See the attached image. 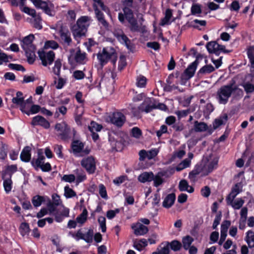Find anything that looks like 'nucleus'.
Masks as SVG:
<instances>
[{
	"label": "nucleus",
	"instance_id": "nucleus-1",
	"mask_svg": "<svg viewBox=\"0 0 254 254\" xmlns=\"http://www.w3.org/2000/svg\"><path fill=\"white\" fill-rule=\"evenodd\" d=\"M232 95L235 98H241L244 95L243 90L236 85V81L233 79L229 84L222 86L218 90L216 98L219 103L225 105L227 103Z\"/></svg>",
	"mask_w": 254,
	"mask_h": 254
},
{
	"label": "nucleus",
	"instance_id": "nucleus-2",
	"mask_svg": "<svg viewBox=\"0 0 254 254\" xmlns=\"http://www.w3.org/2000/svg\"><path fill=\"white\" fill-rule=\"evenodd\" d=\"M91 18L88 16H82L78 18L76 23L70 26V30L74 38L78 40L85 36L90 25Z\"/></svg>",
	"mask_w": 254,
	"mask_h": 254
},
{
	"label": "nucleus",
	"instance_id": "nucleus-3",
	"mask_svg": "<svg viewBox=\"0 0 254 254\" xmlns=\"http://www.w3.org/2000/svg\"><path fill=\"white\" fill-rule=\"evenodd\" d=\"M124 13H119L118 18L119 21L124 23L126 19L130 24V30L132 32H139L140 28L136 19L134 16L132 9L123 8Z\"/></svg>",
	"mask_w": 254,
	"mask_h": 254
},
{
	"label": "nucleus",
	"instance_id": "nucleus-4",
	"mask_svg": "<svg viewBox=\"0 0 254 254\" xmlns=\"http://www.w3.org/2000/svg\"><path fill=\"white\" fill-rule=\"evenodd\" d=\"M55 128L57 131L60 132L59 136L62 140L67 141L71 137L70 128L65 122L56 124Z\"/></svg>",
	"mask_w": 254,
	"mask_h": 254
},
{
	"label": "nucleus",
	"instance_id": "nucleus-5",
	"mask_svg": "<svg viewBox=\"0 0 254 254\" xmlns=\"http://www.w3.org/2000/svg\"><path fill=\"white\" fill-rule=\"evenodd\" d=\"M69 235L76 241L83 240L87 243H91L93 241V231L89 229L85 234H84L82 232L81 229H79L76 233L70 232Z\"/></svg>",
	"mask_w": 254,
	"mask_h": 254
},
{
	"label": "nucleus",
	"instance_id": "nucleus-6",
	"mask_svg": "<svg viewBox=\"0 0 254 254\" xmlns=\"http://www.w3.org/2000/svg\"><path fill=\"white\" fill-rule=\"evenodd\" d=\"M37 53L43 65L46 66L48 64H51L54 62L55 55L53 51L46 52L43 49L39 50Z\"/></svg>",
	"mask_w": 254,
	"mask_h": 254
},
{
	"label": "nucleus",
	"instance_id": "nucleus-7",
	"mask_svg": "<svg viewBox=\"0 0 254 254\" xmlns=\"http://www.w3.org/2000/svg\"><path fill=\"white\" fill-rule=\"evenodd\" d=\"M196 63V62H192L190 64L181 75V84L182 85H185L187 81L194 75L197 67Z\"/></svg>",
	"mask_w": 254,
	"mask_h": 254
},
{
	"label": "nucleus",
	"instance_id": "nucleus-8",
	"mask_svg": "<svg viewBox=\"0 0 254 254\" xmlns=\"http://www.w3.org/2000/svg\"><path fill=\"white\" fill-rule=\"evenodd\" d=\"M126 121V117L120 112L112 113V124L118 128L122 127Z\"/></svg>",
	"mask_w": 254,
	"mask_h": 254
},
{
	"label": "nucleus",
	"instance_id": "nucleus-9",
	"mask_svg": "<svg viewBox=\"0 0 254 254\" xmlns=\"http://www.w3.org/2000/svg\"><path fill=\"white\" fill-rule=\"evenodd\" d=\"M37 8L42 9L44 11L49 15H51L52 7L53 5L50 1L47 2L42 0H30Z\"/></svg>",
	"mask_w": 254,
	"mask_h": 254
},
{
	"label": "nucleus",
	"instance_id": "nucleus-10",
	"mask_svg": "<svg viewBox=\"0 0 254 254\" xmlns=\"http://www.w3.org/2000/svg\"><path fill=\"white\" fill-rule=\"evenodd\" d=\"M81 164L89 174L94 173L96 166L94 158L93 157L90 156L83 159Z\"/></svg>",
	"mask_w": 254,
	"mask_h": 254
},
{
	"label": "nucleus",
	"instance_id": "nucleus-11",
	"mask_svg": "<svg viewBox=\"0 0 254 254\" xmlns=\"http://www.w3.org/2000/svg\"><path fill=\"white\" fill-rule=\"evenodd\" d=\"M138 110L141 112H145L148 113L151 112L153 110L156 109L155 103H152L150 98L145 100L138 107Z\"/></svg>",
	"mask_w": 254,
	"mask_h": 254
},
{
	"label": "nucleus",
	"instance_id": "nucleus-12",
	"mask_svg": "<svg viewBox=\"0 0 254 254\" xmlns=\"http://www.w3.org/2000/svg\"><path fill=\"white\" fill-rule=\"evenodd\" d=\"M61 42L66 46H69L72 41L70 33L67 29L61 27L59 31Z\"/></svg>",
	"mask_w": 254,
	"mask_h": 254
},
{
	"label": "nucleus",
	"instance_id": "nucleus-13",
	"mask_svg": "<svg viewBox=\"0 0 254 254\" xmlns=\"http://www.w3.org/2000/svg\"><path fill=\"white\" fill-rule=\"evenodd\" d=\"M31 124L34 126H40L46 129L50 127V123L41 116H37L33 118Z\"/></svg>",
	"mask_w": 254,
	"mask_h": 254
},
{
	"label": "nucleus",
	"instance_id": "nucleus-14",
	"mask_svg": "<svg viewBox=\"0 0 254 254\" xmlns=\"http://www.w3.org/2000/svg\"><path fill=\"white\" fill-rule=\"evenodd\" d=\"M131 228L133 230L134 234L136 236L144 235L149 231L147 226L139 222L133 224Z\"/></svg>",
	"mask_w": 254,
	"mask_h": 254
},
{
	"label": "nucleus",
	"instance_id": "nucleus-15",
	"mask_svg": "<svg viewBox=\"0 0 254 254\" xmlns=\"http://www.w3.org/2000/svg\"><path fill=\"white\" fill-rule=\"evenodd\" d=\"M174 76L173 74H170L166 79V83L163 86L164 91L165 92H171L174 89H178L179 87L174 84H172L174 82Z\"/></svg>",
	"mask_w": 254,
	"mask_h": 254
},
{
	"label": "nucleus",
	"instance_id": "nucleus-16",
	"mask_svg": "<svg viewBox=\"0 0 254 254\" xmlns=\"http://www.w3.org/2000/svg\"><path fill=\"white\" fill-rule=\"evenodd\" d=\"M114 35L121 44L124 46H126L127 48H130L129 45L130 43V41L124 33L123 31H116L114 33Z\"/></svg>",
	"mask_w": 254,
	"mask_h": 254
},
{
	"label": "nucleus",
	"instance_id": "nucleus-17",
	"mask_svg": "<svg viewBox=\"0 0 254 254\" xmlns=\"http://www.w3.org/2000/svg\"><path fill=\"white\" fill-rule=\"evenodd\" d=\"M111 57V54L107 52L106 49H103L102 52L97 54V59L102 66L108 63Z\"/></svg>",
	"mask_w": 254,
	"mask_h": 254
},
{
	"label": "nucleus",
	"instance_id": "nucleus-18",
	"mask_svg": "<svg viewBox=\"0 0 254 254\" xmlns=\"http://www.w3.org/2000/svg\"><path fill=\"white\" fill-rule=\"evenodd\" d=\"M218 163V159L217 158H213L211 161L208 162V164L204 167V170L206 171L205 173L201 175L206 176L211 173L214 169L217 168Z\"/></svg>",
	"mask_w": 254,
	"mask_h": 254
},
{
	"label": "nucleus",
	"instance_id": "nucleus-19",
	"mask_svg": "<svg viewBox=\"0 0 254 254\" xmlns=\"http://www.w3.org/2000/svg\"><path fill=\"white\" fill-rule=\"evenodd\" d=\"M93 8L95 11L96 17L99 22L103 25L105 28L108 27L109 24L104 19V14L103 12L100 11L98 8L97 5L96 3L93 4Z\"/></svg>",
	"mask_w": 254,
	"mask_h": 254
},
{
	"label": "nucleus",
	"instance_id": "nucleus-20",
	"mask_svg": "<svg viewBox=\"0 0 254 254\" xmlns=\"http://www.w3.org/2000/svg\"><path fill=\"white\" fill-rule=\"evenodd\" d=\"M175 200V194L174 193H169L164 198L162 206L165 208H170L174 204Z\"/></svg>",
	"mask_w": 254,
	"mask_h": 254
},
{
	"label": "nucleus",
	"instance_id": "nucleus-21",
	"mask_svg": "<svg viewBox=\"0 0 254 254\" xmlns=\"http://www.w3.org/2000/svg\"><path fill=\"white\" fill-rule=\"evenodd\" d=\"M203 170H204V167H203L201 164L196 165L194 169L189 173V178L191 182H195L196 181V176Z\"/></svg>",
	"mask_w": 254,
	"mask_h": 254
},
{
	"label": "nucleus",
	"instance_id": "nucleus-22",
	"mask_svg": "<svg viewBox=\"0 0 254 254\" xmlns=\"http://www.w3.org/2000/svg\"><path fill=\"white\" fill-rule=\"evenodd\" d=\"M124 147V144L122 137L115 138L112 136V151L115 150L116 151H121Z\"/></svg>",
	"mask_w": 254,
	"mask_h": 254
},
{
	"label": "nucleus",
	"instance_id": "nucleus-23",
	"mask_svg": "<svg viewBox=\"0 0 254 254\" xmlns=\"http://www.w3.org/2000/svg\"><path fill=\"white\" fill-rule=\"evenodd\" d=\"M24 100L22 92L17 91L16 93V96L12 99V103L13 105H12L11 107L18 108V106L21 104Z\"/></svg>",
	"mask_w": 254,
	"mask_h": 254
},
{
	"label": "nucleus",
	"instance_id": "nucleus-24",
	"mask_svg": "<svg viewBox=\"0 0 254 254\" xmlns=\"http://www.w3.org/2000/svg\"><path fill=\"white\" fill-rule=\"evenodd\" d=\"M154 179V174L152 172H145L141 173L138 178V181L141 183H144L147 182H150L153 181Z\"/></svg>",
	"mask_w": 254,
	"mask_h": 254
},
{
	"label": "nucleus",
	"instance_id": "nucleus-25",
	"mask_svg": "<svg viewBox=\"0 0 254 254\" xmlns=\"http://www.w3.org/2000/svg\"><path fill=\"white\" fill-rule=\"evenodd\" d=\"M31 147L30 146H25L22 150L20 154V159L22 161L27 162L31 159Z\"/></svg>",
	"mask_w": 254,
	"mask_h": 254
},
{
	"label": "nucleus",
	"instance_id": "nucleus-26",
	"mask_svg": "<svg viewBox=\"0 0 254 254\" xmlns=\"http://www.w3.org/2000/svg\"><path fill=\"white\" fill-rule=\"evenodd\" d=\"M25 55L27 59V62L29 64H33L36 59L35 52L34 49H24Z\"/></svg>",
	"mask_w": 254,
	"mask_h": 254
},
{
	"label": "nucleus",
	"instance_id": "nucleus-27",
	"mask_svg": "<svg viewBox=\"0 0 254 254\" xmlns=\"http://www.w3.org/2000/svg\"><path fill=\"white\" fill-rule=\"evenodd\" d=\"M34 39V36L33 34H30L24 37L21 41V46L22 48H31L32 45V42Z\"/></svg>",
	"mask_w": 254,
	"mask_h": 254
},
{
	"label": "nucleus",
	"instance_id": "nucleus-28",
	"mask_svg": "<svg viewBox=\"0 0 254 254\" xmlns=\"http://www.w3.org/2000/svg\"><path fill=\"white\" fill-rule=\"evenodd\" d=\"M208 127L204 122H198L195 121L194 122V130L195 132H202L207 130Z\"/></svg>",
	"mask_w": 254,
	"mask_h": 254
},
{
	"label": "nucleus",
	"instance_id": "nucleus-29",
	"mask_svg": "<svg viewBox=\"0 0 254 254\" xmlns=\"http://www.w3.org/2000/svg\"><path fill=\"white\" fill-rule=\"evenodd\" d=\"M84 146V143L77 140L73 141L71 144V147L74 153L81 152Z\"/></svg>",
	"mask_w": 254,
	"mask_h": 254
},
{
	"label": "nucleus",
	"instance_id": "nucleus-30",
	"mask_svg": "<svg viewBox=\"0 0 254 254\" xmlns=\"http://www.w3.org/2000/svg\"><path fill=\"white\" fill-rule=\"evenodd\" d=\"M8 146L2 142L0 143V161H3L7 157Z\"/></svg>",
	"mask_w": 254,
	"mask_h": 254
},
{
	"label": "nucleus",
	"instance_id": "nucleus-31",
	"mask_svg": "<svg viewBox=\"0 0 254 254\" xmlns=\"http://www.w3.org/2000/svg\"><path fill=\"white\" fill-rule=\"evenodd\" d=\"M38 158L34 160L33 159L31 161V164L36 169H37L39 167L44 163L43 161L45 159V157L43 155L42 153L40 151L38 153Z\"/></svg>",
	"mask_w": 254,
	"mask_h": 254
},
{
	"label": "nucleus",
	"instance_id": "nucleus-32",
	"mask_svg": "<svg viewBox=\"0 0 254 254\" xmlns=\"http://www.w3.org/2000/svg\"><path fill=\"white\" fill-rule=\"evenodd\" d=\"M86 58V54L84 52L81 53L80 49L78 50L75 54L74 59L76 63L79 64H84L85 60Z\"/></svg>",
	"mask_w": 254,
	"mask_h": 254
},
{
	"label": "nucleus",
	"instance_id": "nucleus-33",
	"mask_svg": "<svg viewBox=\"0 0 254 254\" xmlns=\"http://www.w3.org/2000/svg\"><path fill=\"white\" fill-rule=\"evenodd\" d=\"M45 196L36 195L32 197L31 201L34 207H38L41 205L42 203L45 202Z\"/></svg>",
	"mask_w": 254,
	"mask_h": 254
},
{
	"label": "nucleus",
	"instance_id": "nucleus-34",
	"mask_svg": "<svg viewBox=\"0 0 254 254\" xmlns=\"http://www.w3.org/2000/svg\"><path fill=\"white\" fill-rule=\"evenodd\" d=\"M246 241L250 248L254 247V232L252 230L247 232Z\"/></svg>",
	"mask_w": 254,
	"mask_h": 254
},
{
	"label": "nucleus",
	"instance_id": "nucleus-35",
	"mask_svg": "<svg viewBox=\"0 0 254 254\" xmlns=\"http://www.w3.org/2000/svg\"><path fill=\"white\" fill-rule=\"evenodd\" d=\"M227 120L228 116L226 114H225L222 117L216 119L213 123L214 129H216L220 126L225 124Z\"/></svg>",
	"mask_w": 254,
	"mask_h": 254
},
{
	"label": "nucleus",
	"instance_id": "nucleus-36",
	"mask_svg": "<svg viewBox=\"0 0 254 254\" xmlns=\"http://www.w3.org/2000/svg\"><path fill=\"white\" fill-rule=\"evenodd\" d=\"M215 70V68L211 64H206L202 66L198 71L197 74L210 73Z\"/></svg>",
	"mask_w": 254,
	"mask_h": 254
},
{
	"label": "nucleus",
	"instance_id": "nucleus-37",
	"mask_svg": "<svg viewBox=\"0 0 254 254\" xmlns=\"http://www.w3.org/2000/svg\"><path fill=\"white\" fill-rule=\"evenodd\" d=\"M193 241V239L190 236L187 235L183 237L182 239V244L184 249L188 250L191 246V244Z\"/></svg>",
	"mask_w": 254,
	"mask_h": 254
},
{
	"label": "nucleus",
	"instance_id": "nucleus-38",
	"mask_svg": "<svg viewBox=\"0 0 254 254\" xmlns=\"http://www.w3.org/2000/svg\"><path fill=\"white\" fill-rule=\"evenodd\" d=\"M87 215L88 211L87 209L84 208L82 211V212L76 217V222L79 224H83L86 221Z\"/></svg>",
	"mask_w": 254,
	"mask_h": 254
},
{
	"label": "nucleus",
	"instance_id": "nucleus-39",
	"mask_svg": "<svg viewBox=\"0 0 254 254\" xmlns=\"http://www.w3.org/2000/svg\"><path fill=\"white\" fill-rule=\"evenodd\" d=\"M167 245H168V247H169L170 246L171 249L174 252L179 251L182 247V243L177 240H173L170 243L168 242Z\"/></svg>",
	"mask_w": 254,
	"mask_h": 254
},
{
	"label": "nucleus",
	"instance_id": "nucleus-40",
	"mask_svg": "<svg viewBox=\"0 0 254 254\" xmlns=\"http://www.w3.org/2000/svg\"><path fill=\"white\" fill-rule=\"evenodd\" d=\"M191 14L192 15H197L201 13V5L199 3H193L190 8Z\"/></svg>",
	"mask_w": 254,
	"mask_h": 254
},
{
	"label": "nucleus",
	"instance_id": "nucleus-41",
	"mask_svg": "<svg viewBox=\"0 0 254 254\" xmlns=\"http://www.w3.org/2000/svg\"><path fill=\"white\" fill-rule=\"evenodd\" d=\"M209 53L214 54L218 56L221 53H229L232 52V50H228L227 49H207Z\"/></svg>",
	"mask_w": 254,
	"mask_h": 254
},
{
	"label": "nucleus",
	"instance_id": "nucleus-42",
	"mask_svg": "<svg viewBox=\"0 0 254 254\" xmlns=\"http://www.w3.org/2000/svg\"><path fill=\"white\" fill-rule=\"evenodd\" d=\"M88 128L90 132L99 131L102 128V126L95 122L92 121Z\"/></svg>",
	"mask_w": 254,
	"mask_h": 254
},
{
	"label": "nucleus",
	"instance_id": "nucleus-43",
	"mask_svg": "<svg viewBox=\"0 0 254 254\" xmlns=\"http://www.w3.org/2000/svg\"><path fill=\"white\" fill-rule=\"evenodd\" d=\"M127 65L126 57L125 55L121 54L119 58L118 63V70L122 71Z\"/></svg>",
	"mask_w": 254,
	"mask_h": 254
},
{
	"label": "nucleus",
	"instance_id": "nucleus-44",
	"mask_svg": "<svg viewBox=\"0 0 254 254\" xmlns=\"http://www.w3.org/2000/svg\"><path fill=\"white\" fill-rule=\"evenodd\" d=\"M243 187V183L242 182L237 183L234 185L231 189V192L233 193H237V195L242 191Z\"/></svg>",
	"mask_w": 254,
	"mask_h": 254
},
{
	"label": "nucleus",
	"instance_id": "nucleus-45",
	"mask_svg": "<svg viewBox=\"0 0 254 254\" xmlns=\"http://www.w3.org/2000/svg\"><path fill=\"white\" fill-rule=\"evenodd\" d=\"M66 198H71L74 197L76 195V192L68 186L64 187V194Z\"/></svg>",
	"mask_w": 254,
	"mask_h": 254
},
{
	"label": "nucleus",
	"instance_id": "nucleus-46",
	"mask_svg": "<svg viewBox=\"0 0 254 254\" xmlns=\"http://www.w3.org/2000/svg\"><path fill=\"white\" fill-rule=\"evenodd\" d=\"M62 66V63L60 59L57 60L55 62V65L53 68V72L58 76L60 75L61 68Z\"/></svg>",
	"mask_w": 254,
	"mask_h": 254
},
{
	"label": "nucleus",
	"instance_id": "nucleus-47",
	"mask_svg": "<svg viewBox=\"0 0 254 254\" xmlns=\"http://www.w3.org/2000/svg\"><path fill=\"white\" fill-rule=\"evenodd\" d=\"M20 231L22 236L27 234L30 231L29 224L27 223H22L20 226Z\"/></svg>",
	"mask_w": 254,
	"mask_h": 254
},
{
	"label": "nucleus",
	"instance_id": "nucleus-48",
	"mask_svg": "<svg viewBox=\"0 0 254 254\" xmlns=\"http://www.w3.org/2000/svg\"><path fill=\"white\" fill-rule=\"evenodd\" d=\"M191 112V111L190 109L187 110L177 111L175 112V114L177 116L179 119L186 117Z\"/></svg>",
	"mask_w": 254,
	"mask_h": 254
},
{
	"label": "nucleus",
	"instance_id": "nucleus-49",
	"mask_svg": "<svg viewBox=\"0 0 254 254\" xmlns=\"http://www.w3.org/2000/svg\"><path fill=\"white\" fill-rule=\"evenodd\" d=\"M244 202V200L242 198H240L234 201L230 205L234 209H239L242 207Z\"/></svg>",
	"mask_w": 254,
	"mask_h": 254
},
{
	"label": "nucleus",
	"instance_id": "nucleus-50",
	"mask_svg": "<svg viewBox=\"0 0 254 254\" xmlns=\"http://www.w3.org/2000/svg\"><path fill=\"white\" fill-rule=\"evenodd\" d=\"M147 79L145 76H140L137 78L136 85L138 87L143 88L146 85Z\"/></svg>",
	"mask_w": 254,
	"mask_h": 254
},
{
	"label": "nucleus",
	"instance_id": "nucleus-51",
	"mask_svg": "<svg viewBox=\"0 0 254 254\" xmlns=\"http://www.w3.org/2000/svg\"><path fill=\"white\" fill-rule=\"evenodd\" d=\"M190 52L191 53L193 54L195 57V60L193 62H196V65L197 66L199 63V61L202 60L204 57V56L202 54L197 53L196 49H191Z\"/></svg>",
	"mask_w": 254,
	"mask_h": 254
},
{
	"label": "nucleus",
	"instance_id": "nucleus-52",
	"mask_svg": "<svg viewBox=\"0 0 254 254\" xmlns=\"http://www.w3.org/2000/svg\"><path fill=\"white\" fill-rule=\"evenodd\" d=\"M190 186L186 180H182L179 182V189L181 191H187Z\"/></svg>",
	"mask_w": 254,
	"mask_h": 254
},
{
	"label": "nucleus",
	"instance_id": "nucleus-53",
	"mask_svg": "<svg viewBox=\"0 0 254 254\" xmlns=\"http://www.w3.org/2000/svg\"><path fill=\"white\" fill-rule=\"evenodd\" d=\"M199 24L200 25L205 26L206 25V21L205 20H200L198 19H194L191 22L192 27L196 29H199V26L197 25Z\"/></svg>",
	"mask_w": 254,
	"mask_h": 254
},
{
	"label": "nucleus",
	"instance_id": "nucleus-54",
	"mask_svg": "<svg viewBox=\"0 0 254 254\" xmlns=\"http://www.w3.org/2000/svg\"><path fill=\"white\" fill-rule=\"evenodd\" d=\"M247 55L251 66L254 68V49H247Z\"/></svg>",
	"mask_w": 254,
	"mask_h": 254
},
{
	"label": "nucleus",
	"instance_id": "nucleus-55",
	"mask_svg": "<svg viewBox=\"0 0 254 254\" xmlns=\"http://www.w3.org/2000/svg\"><path fill=\"white\" fill-rule=\"evenodd\" d=\"M18 107L20 108V110L23 113L27 114V115H30V112L29 109L30 107L26 104V102L23 101V102L18 106Z\"/></svg>",
	"mask_w": 254,
	"mask_h": 254
},
{
	"label": "nucleus",
	"instance_id": "nucleus-56",
	"mask_svg": "<svg viewBox=\"0 0 254 254\" xmlns=\"http://www.w3.org/2000/svg\"><path fill=\"white\" fill-rule=\"evenodd\" d=\"M222 218V213L221 211L215 216L214 220L212 225L213 229H216L218 225L220 224Z\"/></svg>",
	"mask_w": 254,
	"mask_h": 254
},
{
	"label": "nucleus",
	"instance_id": "nucleus-57",
	"mask_svg": "<svg viewBox=\"0 0 254 254\" xmlns=\"http://www.w3.org/2000/svg\"><path fill=\"white\" fill-rule=\"evenodd\" d=\"M243 86L247 94L254 92V85L250 82L245 83L243 85Z\"/></svg>",
	"mask_w": 254,
	"mask_h": 254
},
{
	"label": "nucleus",
	"instance_id": "nucleus-58",
	"mask_svg": "<svg viewBox=\"0 0 254 254\" xmlns=\"http://www.w3.org/2000/svg\"><path fill=\"white\" fill-rule=\"evenodd\" d=\"M12 181L11 179L4 180L3 181V187L6 193H9L11 190Z\"/></svg>",
	"mask_w": 254,
	"mask_h": 254
},
{
	"label": "nucleus",
	"instance_id": "nucleus-59",
	"mask_svg": "<svg viewBox=\"0 0 254 254\" xmlns=\"http://www.w3.org/2000/svg\"><path fill=\"white\" fill-rule=\"evenodd\" d=\"M131 135L136 138H139L142 135V131L138 127H133L131 129Z\"/></svg>",
	"mask_w": 254,
	"mask_h": 254
},
{
	"label": "nucleus",
	"instance_id": "nucleus-60",
	"mask_svg": "<svg viewBox=\"0 0 254 254\" xmlns=\"http://www.w3.org/2000/svg\"><path fill=\"white\" fill-rule=\"evenodd\" d=\"M98 223L100 224L102 232H105L106 231V218L105 217L100 216L98 219Z\"/></svg>",
	"mask_w": 254,
	"mask_h": 254
},
{
	"label": "nucleus",
	"instance_id": "nucleus-61",
	"mask_svg": "<svg viewBox=\"0 0 254 254\" xmlns=\"http://www.w3.org/2000/svg\"><path fill=\"white\" fill-rule=\"evenodd\" d=\"M9 68L13 70H16L17 71H22L24 72L25 71V68L21 64H9L8 65Z\"/></svg>",
	"mask_w": 254,
	"mask_h": 254
},
{
	"label": "nucleus",
	"instance_id": "nucleus-62",
	"mask_svg": "<svg viewBox=\"0 0 254 254\" xmlns=\"http://www.w3.org/2000/svg\"><path fill=\"white\" fill-rule=\"evenodd\" d=\"M231 225V221L229 220H224L221 225V231L222 232L227 233L228 229Z\"/></svg>",
	"mask_w": 254,
	"mask_h": 254
},
{
	"label": "nucleus",
	"instance_id": "nucleus-63",
	"mask_svg": "<svg viewBox=\"0 0 254 254\" xmlns=\"http://www.w3.org/2000/svg\"><path fill=\"white\" fill-rule=\"evenodd\" d=\"M33 18L34 20L33 23L34 24V27L38 29H41L42 28V26L41 24V17L39 15H37Z\"/></svg>",
	"mask_w": 254,
	"mask_h": 254
},
{
	"label": "nucleus",
	"instance_id": "nucleus-64",
	"mask_svg": "<svg viewBox=\"0 0 254 254\" xmlns=\"http://www.w3.org/2000/svg\"><path fill=\"white\" fill-rule=\"evenodd\" d=\"M154 181V186L155 187H158L160 185H161L163 182V179L161 176L159 175V174L154 176V179L153 180Z\"/></svg>",
	"mask_w": 254,
	"mask_h": 254
}]
</instances>
